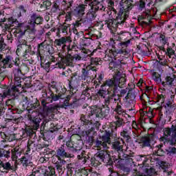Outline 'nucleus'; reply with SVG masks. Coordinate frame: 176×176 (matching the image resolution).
Listing matches in <instances>:
<instances>
[{
    "label": "nucleus",
    "mask_w": 176,
    "mask_h": 176,
    "mask_svg": "<svg viewBox=\"0 0 176 176\" xmlns=\"http://www.w3.org/2000/svg\"><path fill=\"white\" fill-rule=\"evenodd\" d=\"M43 23V17L41 16L36 12L30 15L28 23H19L17 19L13 16H9L8 14H5L4 11L0 12V25H4V28L8 30L10 27H14L15 31L18 34V46L16 51V56L23 57V58H28L29 55L32 53V47L28 43L23 36L25 34L32 35L36 32L35 27Z\"/></svg>",
    "instance_id": "f257e3e1"
},
{
    "label": "nucleus",
    "mask_w": 176,
    "mask_h": 176,
    "mask_svg": "<svg viewBox=\"0 0 176 176\" xmlns=\"http://www.w3.org/2000/svg\"><path fill=\"white\" fill-rule=\"evenodd\" d=\"M41 105L43 106V112L45 115L52 113L56 109L52 104V102L64 100L63 102L60 104V108L63 109H75L79 107V100L75 98L72 102L69 103L71 98L74 97V91L67 90V88L61 84H52L48 86L47 90L42 89Z\"/></svg>",
    "instance_id": "f03ea898"
},
{
    "label": "nucleus",
    "mask_w": 176,
    "mask_h": 176,
    "mask_svg": "<svg viewBox=\"0 0 176 176\" xmlns=\"http://www.w3.org/2000/svg\"><path fill=\"white\" fill-rule=\"evenodd\" d=\"M100 126L101 124L98 121H96V123L93 124L90 120L86 119V117L82 116L81 118V127L84 130V135L87 137V144L94 146L96 151L108 149V144H111V138L116 140V132H112L111 129L102 130L101 131L102 136L96 138L94 135H97Z\"/></svg>",
    "instance_id": "7ed1b4c3"
},
{
    "label": "nucleus",
    "mask_w": 176,
    "mask_h": 176,
    "mask_svg": "<svg viewBox=\"0 0 176 176\" xmlns=\"http://www.w3.org/2000/svg\"><path fill=\"white\" fill-rule=\"evenodd\" d=\"M18 67L13 69L14 80V83L12 87H8L6 90L3 91L1 95L2 98H6V97H13L16 98V93L20 94L23 91V85H21V80H23V68L28 69L27 65H23L20 67V58L19 57L13 58L12 55H6L3 58V54H0V69H6V68H13V67Z\"/></svg>",
    "instance_id": "20e7f679"
},
{
    "label": "nucleus",
    "mask_w": 176,
    "mask_h": 176,
    "mask_svg": "<svg viewBox=\"0 0 176 176\" xmlns=\"http://www.w3.org/2000/svg\"><path fill=\"white\" fill-rule=\"evenodd\" d=\"M77 159L80 162L81 164L91 165L92 167H98L101 163L106 164V166L109 167H113V155L111 156V154L105 150L98 151L94 157H90L82 151L80 155H77Z\"/></svg>",
    "instance_id": "39448f33"
},
{
    "label": "nucleus",
    "mask_w": 176,
    "mask_h": 176,
    "mask_svg": "<svg viewBox=\"0 0 176 176\" xmlns=\"http://www.w3.org/2000/svg\"><path fill=\"white\" fill-rule=\"evenodd\" d=\"M118 94V89L114 88L111 89L107 85V80L100 86V89L96 93V96L100 97V98H104L103 106L107 107L112 109L114 105H116L118 101L120 102L122 101L121 98H115Z\"/></svg>",
    "instance_id": "423d86ee"
},
{
    "label": "nucleus",
    "mask_w": 176,
    "mask_h": 176,
    "mask_svg": "<svg viewBox=\"0 0 176 176\" xmlns=\"http://www.w3.org/2000/svg\"><path fill=\"white\" fill-rule=\"evenodd\" d=\"M114 14V19H107L104 21V24L107 25V28H109V30H110L111 34H113L114 35L113 38H111L110 41H115L116 43H118V42H122L123 41L127 40V38H126V35H127L126 32H116V31H118V28L120 30V28L124 25V23H126V20H127V19H124V22L122 24H120V23H118V21H116V14Z\"/></svg>",
    "instance_id": "0eeeda50"
},
{
    "label": "nucleus",
    "mask_w": 176,
    "mask_h": 176,
    "mask_svg": "<svg viewBox=\"0 0 176 176\" xmlns=\"http://www.w3.org/2000/svg\"><path fill=\"white\" fill-rule=\"evenodd\" d=\"M105 56L111 58V61L109 63V69L110 71H115V74L113 75V78H109L111 80H115L116 77L120 79H122L123 76H122V73H120V68H122V65H124V63L123 62L124 60V55H116V56H113L111 55V51L106 50H104Z\"/></svg>",
    "instance_id": "6e6552de"
},
{
    "label": "nucleus",
    "mask_w": 176,
    "mask_h": 176,
    "mask_svg": "<svg viewBox=\"0 0 176 176\" xmlns=\"http://www.w3.org/2000/svg\"><path fill=\"white\" fill-rule=\"evenodd\" d=\"M133 0H125L124 2L121 3L120 7L113 9V12L116 16V21L118 24H123L125 19H129L130 16V10L134 8Z\"/></svg>",
    "instance_id": "1a4fd4ad"
},
{
    "label": "nucleus",
    "mask_w": 176,
    "mask_h": 176,
    "mask_svg": "<svg viewBox=\"0 0 176 176\" xmlns=\"http://www.w3.org/2000/svg\"><path fill=\"white\" fill-rule=\"evenodd\" d=\"M131 43V39L124 40L122 41H118L116 43V41H110L109 47L107 50L111 51L110 55L113 57H116V56H127L129 52H127V47L130 46Z\"/></svg>",
    "instance_id": "9d476101"
},
{
    "label": "nucleus",
    "mask_w": 176,
    "mask_h": 176,
    "mask_svg": "<svg viewBox=\"0 0 176 176\" xmlns=\"http://www.w3.org/2000/svg\"><path fill=\"white\" fill-rule=\"evenodd\" d=\"M112 149L116 151L117 155H113V160L114 161L124 160L126 164L131 165L134 163L131 155L124 153L123 151V142L119 140H116L112 143Z\"/></svg>",
    "instance_id": "9b49d317"
},
{
    "label": "nucleus",
    "mask_w": 176,
    "mask_h": 176,
    "mask_svg": "<svg viewBox=\"0 0 176 176\" xmlns=\"http://www.w3.org/2000/svg\"><path fill=\"white\" fill-rule=\"evenodd\" d=\"M55 157L58 159V161L56 162L54 158H53L52 162L53 163H55L56 170L58 171H61L63 170V166H64V164H65L67 162L65 159L72 157V155L69 151H68L67 146L62 144L60 146L56 148Z\"/></svg>",
    "instance_id": "f8f14e48"
},
{
    "label": "nucleus",
    "mask_w": 176,
    "mask_h": 176,
    "mask_svg": "<svg viewBox=\"0 0 176 176\" xmlns=\"http://www.w3.org/2000/svg\"><path fill=\"white\" fill-rule=\"evenodd\" d=\"M115 80H106V85L108 87H110L111 90L117 89V97L118 98H122V97H124L126 94H127V89H123V87H126V78L124 77H121V78L118 77H115Z\"/></svg>",
    "instance_id": "ddd939ff"
},
{
    "label": "nucleus",
    "mask_w": 176,
    "mask_h": 176,
    "mask_svg": "<svg viewBox=\"0 0 176 176\" xmlns=\"http://www.w3.org/2000/svg\"><path fill=\"white\" fill-rule=\"evenodd\" d=\"M67 54L65 56L61 58L62 62L68 67H75L74 62L80 61L82 60V57L79 54H74V52H76V49H78V45H76V42L74 41L73 45L71 46V44H69L67 46Z\"/></svg>",
    "instance_id": "4468645a"
},
{
    "label": "nucleus",
    "mask_w": 176,
    "mask_h": 176,
    "mask_svg": "<svg viewBox=\"0 0 176 176\" xmlns=\"http://www.w3.org/2000/svg\"><path fill=\"white\" fill-rule=\"evenodd\" d=\"M65 146L67 151L72 152V153H80L78 155H81L82 152H86L82 150L83 140H82V137L79 135H72L69 140L65 142Z\"/></svg>",
    "instance_id": "2eb2a0df"
},
{
    "label": "nucleus",
    "mask_w": 176,
    "mask_h": 176,
    "mask_svg": "<svg viewBox=\"0 0 176 176\" xmlns=\"http://www.w3.org/2000/svg\"><path fill=\"white\" fill-rule=\"evenodd\" d=\"M165 108V118L163 113H160V122L162 124H166V122H171V118L174 111H175V103H174V95H170V98L168 99L164 106Z\"/></svg>",
    "instance_id": "dca6fc26"
},
{
    "label": "nucleus",
    "mask_w": 176,
    "mask_h": 176,
    "mask_svg": "<svg viewBox=\"0 0 176 176\" xmlns=\"http://www.w3.org/2000/svg\"><path fill=\"white\" fill-rule=\"evenodd\" d=\"M164 136L160 138V142L166 144H175L176 142V126L173 125L171 128H164L163 129Z\"/></svg>",
    "instance_id": "f3484780"
},
{
    "label": "nucleus",
    "mask_w": 176,
    "mask_h": 176,
    "mask_svg": "<svg viewBox=\"0 0 176 176\" xmlns=\"http://www.w3.org/2000/svg\"><path fill=\"white\" fill-rule=\"evenodd\" d=\"M45 115L37 111H32L31 114H28V120L29 127H32L33 130L38 131L41 127V122L43 120Z\"/></svg>",
    "instance_id": "a211bd4d"
},
{
    "label": "nucleus",
    "mask_w": 176,
    "mask_h": 176,
    "mask_svg": "<svg viewBox=\"0 0 176 176\" xmlns=\"http://www.w3.org/2000/svg\"><path fill=\"white\" fill-rule=\"evenodd\" d=\"M46 58L47 61L46 62V60H45V63L41 62V65L47 72L50 71V68L52 69H54V68H60V69L64 68V66L60 63V62H57V58L54 57L53 54L47 56Z\"/></svg>",
    "instance_id": "6ab92c4d"
},
{
    "label": "nucleus",
    "mask_w": 176,
    "mask_h": 176,
    "mask_svg": "<svg viewBox=\"0 0 176 176\" xmlns=\"http://www.w3.org/2000/svg\"><path fill=\"white\" fill-rule=\"evenodd\" d=\"M89 111H88V115H81V117L80 118V120L82 121V117L85 116V118L87 119V120H89L91 123L93 124H96V122H93L90 119V116H95V118H100V107L97 105H94L91 107H88Z\"/></svg>",
    "instance_id": "aec40b11"
},
{
    "label": "nucleus",
    "mask_w": 176,
    "mask_h": 176,
    "mask_svg": "<svg viewBox=\"0 0 176 176\" xmlns=\"http://www.w3.org/2000/svg\"><path fill=\"white\" fill-rule=\"evenodd\" d=\"M91 8L94 9L96 12H98V10H100L101 12H107V14L109 16H111V14H113L115 16V14L113 13V7L111 8V10H109V8L104 6L102 3L100 1H97V0H94V2L91 3Z\"/></svg>",
    "instance_id": "412c9836"
},
{
    "label": "nucleus",
    "mask_w": 176,
    "mask_h": 176,
    "mask_svg": "<svg viewBox=\"0 0 176 176\" xmlns=\"http://www.w3.org/2000/svg\"><path fill=\"white\" fill-rule=\"evenodd\" d=\"M155 135H149L148 136H144L141 138L140 145L142 148H152V146L155 145Z\"/></svg>",
    "instance_id": "4be33fe9"
},
{
    "label": "nucleus",
    "mask_w": 176,
    "mask_h": 176,
    "mask_svg": "<svg viewBox=\"0 0 176 176\" xmlns=\"http://www.w3.org/2000/svg\"><path fill=\"white\" fill-rule=\"evenodd\" d=\"M98 52L99 53H102V51H101V47H98L96 49L94 50L92 52L89 54V57H91L90 59V65L91 67H98V65H101L102 64V59L101 58L98 57H91V56H94V53H97Z\"/></svg>",
    "instance_id": "5701e85b"
},
{
    "label": "nucleus",
    "mask_w": 176,
    "mask_h": 176,
    "mask_svg": "<svg viewBox=\"0 0 176 176\" xmlns=\"http://www.w3.org/2000/svg\"><path fill=\"white\" fill-rule=\"evenodd\" d=\"M135 92H133L132 91H129L125 96L126 100H129L126 102V107H128V111H134V103L135 102Z\"/></svg>",
    "instance_id": "b1692460"
},
{
    "label": "nucleus",
    "mask_w": 176,
    "mask_h": 176,
    "mask_svg": "<svg viewBox=\"0 0 176 176\" xmlns=\"http://www.w3.org/2000/svg\"><path fill=\"white\" fill-rule=\"evenodd\" d=\"M174 80L175 78L171 76H166L165 78V81H162V86L160 87V93H166V90H167L168 87H171L174 85Z\"/></svg>",
    "instance_id": "393cba45"
},
{
    "label": "nucleus",
    "mask_w": 176,
    "mask_h": 176,
    "mask_svg": "<svg viewBox=\"0 0 176 176\" xmlns=\"http://www.w3.org/2000/svg\"><path fill=\"white\" fill-rule=\"evenodd\" d=\"M115 118L116 121L113 122V126L104 130H111L112 133H116V138H118V128L122 127L124 122H123V118H120L119 116H115Z\"/></svg>",
    "instance_id": "a878e982"
},
{
    "label": "nucleus",
    "mask_w": 176,
    "mask_h": 176,
    "mask_svg": "<svg viewBox=\"0 0 176 176\" xmlns=\"http://www.w3.org/2000/svg\"><path fill=\"white\" fill-rule=\"evenodd\" d=\"M19 12H17L15 15V17H16V20L19 21V23H28V21L23 22L22 20H24L25 17H27V9L23 5L19 6L18 8Z\"/></svg>",
    "instance_id": "bb28decb"
},
{
    "label": "nucleus",
    "mask_w": 176,
    "mask_h": 176,
    "mask_svg": "<svg viewBox=\"0 0 176 176\" xmlns=\"http://www.w3.org/2000/svg\"><path fill=\"white\" fill-rule=\"evenodd\" d=\"M66 43H72V38H71V36H63L60 38L55 39L54 42V46H58V47H60L61 45H63L62 49H65V47H67V45H65Z\"/></svg>",
    "instance_id": "cd10ccee"
},
{
    "label": "nucleus",
    "mask_w": 176,
    "mask_h": 176,
    "mask_svg": "<svg viewBox=\"0 0 176 176\" xmlns=\"http://www.w3.org/2000/svg\"><path fill=\"white\" fill-rule=\"evenodd\" d=\"M166 45L167 46L170 45V43H168V37L166 36L163 34H161L159 37V50H161V52H166V48L164 47Z\"/></svg>",
    "instance_id": "c85d7f7f"
},
{
    "label": "nucleus",
    "mask_w": 176,
    "mask_h": 176,
    "mask_svg": "<svg viewBox=\"0 0 176 176\" xmlns=\"http://www.w3.org/2000/svg\"><path fill=\"white\" fill-rule=\"evenodd\" d=\"M16 135H17L16 133H5V132H0V136L1 137L3 140V142H6V141H8V142H12L13 141H16L17 140V138H16Z\"/></svg>",
    "instance_id": "c756f323"
},
{
    "label": "nucleus",
    "mask_w": 176,
    "mask_h": 176,
    "mask_svg": "<svg viewBox=\"0 0 176 176\" xmlns=\"http://www.w3.org/2000/svg\"><path fill=\"white\" fill-rule=\"evenodd\" d=\"M104 78H105V72H104V71H101L98 74V77L96 75V78L94 81V86L95 87V89H98V87H101L102 85H104V82H105V81L103 82Z\"/></svg>",
    "instance_id": "7c9ffc66"
},
{
    "label": "nucleus",
    "mask_w": 176,
    "mask_h": 176,
    "mask_svg": "<svg viewBox=\"0 0 176 176\" xmlns=\"http://www.w3.org/2000/svg\"><path fill=\"white\" fill-rule=\"evenodd\" d=\"M86 7H87V5L85 4H80L76 6L73 10L74 16H76V17H83L86 10Z\"/></svg>",
    "instance_id": "2f4dec72"
},
{
    "label": "nucleus",
    "mask_w": 176,
    "mask_h": 176,
    "mask_svg": "<svg viewBox=\"0 0 176 176\" xmlns=\"http://www.w3.org/2000/svg\"><path fill=\"white\" fill-rule=\"evenodd\" d=\"M112 111L116 112L118 116H125L127 113H126V110L122 107V100L120 102L118 101L116 105L113 106V108L111 109Z\"/></svg>",
    "instance_id": "473e14b6"
},
{
    "label": "nucleus",
    "mask_w": 176,
    "mask_h": 176,
    "mask_svg": "<svg viewBox=\"0 0 176 176\" xmlns=\"http://www.w3.org/2000/svg\"><path fill=\"white\" fill-rule=\"evenodd\" d=\"M71 25H72L68 24L67 22H64L63 24L59 25V32H62L64 35H72V30H71Z\"/></svg>",
    "instance_id": "72a5a7b5"
},
{
    "label": "nucleus",
    "mask_w": 176,
    "mask_h": 176,
    "mask_svg": "<svg viewBox=\"0 0 176 176\" xmlns=\"http://www.w3.org/2000/svg\"><path fill=\"white\" fill-rule=\"evenodd\" d=\"M81 87L82 89V94L80 96V100H86V97L87 100L90 98V91L91 90V88L87 87L85 83L81 84Z\"/></svg>",
    "instance_id": "f704fd0d"
},
{
    "label": "nucleus",
    "mask_w": 176,
    "mask_h": 176,
    "mask_svg": "<svg viewBox=\"0 0 176 176\" xmlns=\"http://www.w3.org/2000/svg\"><path fill=\"white\" fill-rule=\"evenodd\" d=\"M49 122H50L49 121V120L44 119L41 124V126H40V133L44 141H49V138L46 137L47 135V133L45 132V127L49 125Z\"/></svg>",
    "instance_id": "c9c22d12"
},
{
    "label": "nucleus",
    "mask_w": 176,
    "mask_h": 176,
    "mask_svg": "<svg viewBox=\"0 0 176 176\" xmlns=\"http://www.w3.org/2000/svg\"><path fill=\"white\" fill-rule=\"evenodd\" d=\"M109 112H111V108L107 107V106H104V104L102 105V107H100V119H107L108 116H109Z\"/></svg>",
    "instance_id": "e433bc0d"
},
{
    "label": "nucleus",
    "mask_w": 176,
    "mask_h": 176,
    "mask_svg": "<svg viewBox=\"0 0 176 176\" xmlns=\"http://www.w3.org/2000/svg\"><path fill=\"white\" fill-rule=\"evenodd\" d=\"M31 151H32V152L36 151V142L28 140L27 150L25 151L26 155H31Z\"/></svg>",
    "instance_id": "4c0bfd02"
},
{
    "label": "nucleus",
    "mask_w": 176,
    "mask_h": 176,
    "mask_svg": "<svg viewBox=\"0 0 176 176\" xmlns=\"http://www.w3.org/2000/svg\"><path fill=\"white\" fill-rule=\"evenodd\" d=\"M96 17H97V12L91 6V9L87 13L86 19L88 21H93V20H96Z\"/></svg>",
    "instance_id": "58836bf2"
},
{
    "label": "nucleus",
    "mask_w": 176,
    "mask_h": 176,
    "mask_svg": "<svg viewBox=\"0 0 176 176\" xmlns=\"http://www.w3.org/2000/svg\"><path fill=\"white\" fill-rule=\"evenodd\" d=\"M24 156L20 159V162L23 167H28L30 160L31 159V154H27L26 152L23 153Z\"/></svg>",
    "instance_id": "ea45409f"
},
{
    "label": "nucleus",
    "mask_w": 176,
    "mask_h": 176,
    "mask_svg": "<svg viewBox=\"0 0 176 176\" xmlns=\"http://www.w3.org/2000/svg\"><path fill=\"white\" fill-rule=\"evenodd\" d=\"M35 131L32 127L29 126L25 128V129L23 131V137H30V138H32L34 135H35Z\"/></svg>",
    "instance_id": "a19ab883"
},
{
    "label": "nucleus",
    "mask_w": 176,
    "mask_h": 176,
    "mask_svg": "<svg viewBox=\"0 0 176 176\" xmlns=\"http://www.w3.org/2000/svg\"><path fill=\"white\" fill-rule=\"evenodd\" d=\"M110 174L108 176H127V172L122 170L120 172L115 171L113 167H109L108 168Z\"/></svg>",
    "instance_id": "79ce46f5"
},
{
    "label": "nucleus",
    "mask_w": 176,
    "mask_h": 176,
    "mask_svg": "<svg viewBox=\"0 0 176 176\" xmlns=\"http://www.w3.org/2000/svg\"><path fill=\"white\" fill-rule=\"evenodd\" d=\"M87 69H88L89 76L95 79L97 78V71H98V67L96 66L89 65L87 67Z\"/></svg>",
    "instance_id": "37998d69"
},
{
    "label": "nucleus",
    "mask_w": 176,
    "mask_h": 176,
    "mask_svg": "<svg viewBox=\"0 0 176 176\" xmlns=\"http://www.w3.org/2000/svg\"><path fill=\"white\" fill-rule=\"evenodd\" d=\"M157 58L159 60H157V63L162 65V67H170L168 65V60L164 56H160V55L157 54Z\"/></svg>",
    "instance_id": "c03bdc74"
},
{
    "label": "nucleus",
    "mask_w": 176,
    "mask_h": 176,
    "mask_svg": "<svg viewBox=\"0 0 176 176\" xmlns=\"http://www.w3.org/2000/svg\"><path fill=\"white\" fill-rule=\"evenodd\" d=\"M78 78H79V76H78V74H76V73H74L72 74V76H71L70 80H68L69 89H70L73 91H74V84L75 83L76 80H78Z\"/></svg>",
    "instance_id": "a18cd8bd"
},
{
    "label": "nucleus",
    "mask_w": 176,
    "mask_h": 176,
    "mask_svg": "<svg viewBox=\"0 0 176 176\" xmlns=\"http://www.w3.org/2000/svg\"><path fill=\"white\" fill-rule=\"evenodd\" d=\"M141 116H147L149 119L155 118V113H153V109L152 107H148V111H145V109L140 113Z\"/></svg>",
    "instance_id": "49530a36"
},
{
    "label": "nucleus",
    "mask_w": 176,
    "mask_h": 176,
    "mask_svg": "<svg viewBox=\"0 0 176 176\" xmlns=\"http://www.w3.org/2000/svg\"><path fill=\"white\" fill-rule=\"evenodd\" d=\"M2 167L3 170H6V171H12L14 170L13 166H12V164L10 162H3V161L0 160V168Z\"/></svg>",
    "instance_id": "de8ad7c7"
},
{
    "label": "nucleus",
    "mask_w": 176,
    "mask_h": 176,
    "mask_svg": "<svg viewBox=\"0 0 176 176\" xmlns=\"http://www.w3.org/2000/svg\"><path fill=\"white\" fill-rule=\"evenodd\" d=\"M91 38L82 36V38L80 39V45L81 47V49H85V47H87V46H90Z\"/></svg>",
    "instance_id": "09e8293b"
},
{
    "label": "nucleus",
    "mask_w": 176,
    "mask_h": 176,
    "mask_svg": "<svg viewBox=\"0 0 176 176\" xmlns=\"http://www.w3.org/2000/svg\"><path fill=\"white\" fill-rule=\"evenodd\" d=\"M120 135L124 138V140H125L126 142H130V140H131V136H130V131L124 129L120 133Z\"/></svg>",
    "instance_id": "8fccbe9b"
},
{
    "label": "nucleus",
    "mask_w": 176,
    "mask_h": 176,
    "mask_svg": "<svg viewBox=\"0 0 176 176\" xmlns=\"http://www.w3.org/2000/svg\"><path fill=\"white\" fill-rule=\"evenodd\" d=\"M91 173V169H82L79 172H75L74 176H89Z\"/></svg>",
    "instance_id": "3c124183"
},
{
    "label": "nucleus",
    "mask_w": 176,
    "mask_h": 176,
    "mask_svg": "<svg viewBox=\"0 0 176 176\" xmlns=\"http://www.w3.org/2000/svg\"><path fill=\"white\" fill-rule=\"evenodd\" d=\"M136 160L138 162H142L143 166H146V162L149 160L148 155H140L136 156Z\"/></svg>",
    "instance_id": "603ef678"
},
{
    "label": "nucleus",
    "mask_w": 176,
    "mask_h": 176,
    "mask_svg": "<svg viewBox=\"0 0 176 176\" xmlns=\"http://www.w3.org/2000/svg\"><path fill=\"white\" fill-rule=\"evenodd\" d=\"M2 157H6V159L10 158V150L0 148V159H2Z\"/></svg>",
    "instance_id": "864d4df0"
},
{
    "label": "nucleus",
    "mask_w": 176,
    "mask_h": 176,
    "mask_svg": "<svg viewBox=\"0 0 176 176\" xmlns=\"http://www.w3.org/2000/svg\"><path fill=\"white\" fill-rule=\"evenodd\" d=\"M153 79L155 80V82H156L157 85H162L163 81H162V76L159 73L154 72L153 74Z\"/></svg>",
    "instance_id": "5fc2aeb1"
},
{
    "label": "nucleus",
    "mask_w": 176,
    "mask_h": 176,
    "mask_svg": "<svg viewBox=\"0 0 176 176\" xmlns=\"http://www.w3.org/2000/svg\"><path fill=\"white\" fill-rule=\"evenodd\" d=\"M23 102H25L24 105L26 107V109L28 111H32V109H35V106H32L31 102L28 97L25 98V100L23 101Z\"/></svg>",
    "instance_id": "6e6d98bb"
},
{
    "label": "nucleus",
    "mask_w": 176,
    "mask_h": 176,
    "mask_svg": "<svg viewBox=\"0 0 176 176\" xmlns=\"http://www.w3.org/2000/svg\"><path fill=\"white\" fill-rule=\"evenodd\" d=\"M60 2H61V0H56L54 2L52 7V12L53 13H57V10H60Z\"/></svg>",
    "instance_id": "4d7b16f0"
},
{
    "label": "nucleus",
    "mask_w": 176,
    "mask_h": 176,
    "mask_svg": "<svg viewBox=\"0 0 176 176\" xmlns=\"http://www.w3.org/2000/svg\"><path fill=\"white\" fill-rule=\"evenodd\" d=\"M166 56L171 58V56H174L175 54V51L173 50L171 47L168 46L167 49H165V51H162Z\"/></svg>",
    "instance_id": "13d9d810"
},
{
    "label": "nucleus",
    "mask_w": 176,
    "mask_h": 176,
    "mask_svg": "<svg viewBox=\"0 0 176 176\" xmlns=\"http://www.w3.org/2000/svg\"><path fill=\"white\" fill-rule=\"evenodd\" d=\"M43 148H49V144L43 143V144H37L36 143V151L37 152H41Z\"/></svg>",
    "instance_id": "bf43d9fd"
},
{
    "label": "nucleus",
    "mask_w": 176,
    "mask_h": 176,
    "mask_svg": "<svg viewBox=\"0 0 176 176\" xmlns=\"http://www.w3.org/2000/svg\"><path fill=\"white\" fill-rule=\"evenodd\" d=\"M146 3H145V0H140L138 3V9L140 12H142V10H145V6Z\"/></svg>",
    "instance_id": "052dcab7"
},
{
    "label": "nucleus",
    "mask_w": 176,
    "mask_h": 176,
    "mask_svg": "<svg viewBox=\"0 0 176 176\" xmlns=\"http://www.w3.org/2000/svg\"><path fill=\"white\" fill-rule=\"evenodd\" d=\"M166 153L168 155V156H174V155H176V148L169 147L166 150Z\"/></svg>",
    "instance_id": "680f3d73"
},
{
    "label": "nucleus",
    "mask_w": 176,
    "mask_h": 176,
    "mask_svg": "<svg viewBox=\"0 0 176 176\" xmlns=\"http://www.w3.org/2000/svg\"><path fill=\"white\" fill-rule=\"evenodd\" d=\"M51 6H52V1L49 0H45L41 5L40 8H45V9L49 10L50 9Z\"/></svg>",
    "instance_id": "e2e57ef3"
},
{
    "label": "nucleus",
    "mask_w": 176,
    "mask_h": 176,
    "mask_svg": "<svg viewBox=\"0 0 176 176\" xmlns=\"http://www.w3.org/2000/svg\"><path fill=\"white\" fill-rule=\"evenodd\" d=\"M6 43H5V40L3 39V38H2L0 40V53H2V52H5V50H6L7 47H6Z\"/></svg>",
    "instance_id": "0e129e2a"
},
{
    "label": "nucleus",
    "mask_w": 176,
    "mask_h": 176,
    "mask_svg": "<svg viewBox=\"0 0 176 176\" xmlns=\"http://www.w3.org/2000/svg\"><path fill=\"white\" fill-rule=\"evenodd\" d=\"M29 102H30L32 106L34 107V109H36L40 105L39 100L37 98H33L32 100H29Z\"/></svg>",
    "instance_id": "69168bd1"
},
{
    "label": "nucleus",
    "mask_w": 176,
    "mask_h": 176,
    "mask_svg": "<svg viewBox=\"0 0 176 176\" xmlns=\"http://www.w3.org/2000/svg\"><path fill=\"white\" fill-rule=\"evenodd\" d=\"M162 146H163V145L158 146V149L156 151V155L157 156H164V153H166V151H164Z\"/></svg>",
    "instance_id": "338daca9"
},
{
    "label": "nucleus",
    "mask_w": 176,
    "mask_h": 176,
    "mask_svg": "<svg viewBox=\"0 0 176 176\" xmlns=\"http://www.w3.org/2000/svg\"><path fill=\"white\" fill-rule=\"evenodd\" d=\"M144 171L148 175H153L155 173V168L148 166L144 169Z\"/></svg>",
    "instance_id": "774afa93"
}]
</instances>
